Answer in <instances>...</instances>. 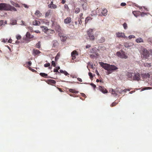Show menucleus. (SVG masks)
<instances>
[{
  "instance_id": "nucleus-1",
  "label": "nucleus",
  "mask_w": 152,
  "mask_h": 152,
  "mask_svg": "<svg viewBox=\"0 0 152 152\" xmlns=\"http://www.w3.org/2000/svg\"><path fill=\"white\" fill-rule=\"evenodd\" d=\"M99 64L104 69L108 71V74H110L114 71L117 69L118 68L114 65H110V64L105 63L103 62H99Z\"/></svg>"
},
{
  "instance_id": "nucleus-2",
  "label": "nucleus",
  "mask_w": 152,
  "mask_h": 152,
  "mask_svg": "<svg viewBox=\"0 0 152 152\" xmlns=\"http://www.w3.org/2000/svg\"><path fill=\"white\" fill-rule=\"evenodd\" d=\"M0 10L16 11L17 10L11 5L5 3H0Z\"/></svg>"
},
{
  "instance_id": "nucleus-3",
  "label": "nucleus",
  "mask_w": 152,
  "mask_h": 152,
  "mask_svg": "<svg viewBox=\"0 0 152 152\" xmlns=\"http://www.w3.org/2000/svg\"><path fill=\"white\" fill-rule=\"evenodd\" d=\"M127 75L129 78L134 80L138 81L142 80L140 74L137 72L134 73L129 72Z\"/></svg>"
},
{
  "instance_id": "nucleus-4",
  "label": "nucleus",
  "mask_w": 152,
  "mask_h": 152,
  "mask_svg": "<svg viewBox=\"0 0 152 152\" xmlns=\"http://www.w3.org/2000/svg\"><path fill=\"white\" fill-rule=\"evenodd\" d=\"M93 30L92 29H89L87 31V33L89 39L91 41H94L95 37L93 33Z\"/></svg>"
},
{
  "instance_id": "nucleus-5",
  "label": "nucleus",
  "mask_w": 152,
  "mask_h": 152,
  "mask_svg": "<svg viewBox=\"0 0 152 152\" xmlns=\"http://www.w3.org/2000/svg\"><path fill=\"white\" fill-rule=\"evenodd\" d=\"M116 54L117 56L121 58L126 59L128 57L125 54V52L122 50L121 51V52L120 51L117 52Z\"/></svg>"
},
{
  "instance_id": "nucleus-6",
  "label": "nucleus",
  "mask_w": 152,
  "mask_h": 152,
  "mask_svg": "<svg viewBox=\"0 0 152 152\" xmlns=\"http://www.w3.org/2000/svg\"><path fill=\"white\" fill-rule=\"evenodd\" d=\"M98 11V15H99L105 16L107 14L108 11L106 9H99Z\"/></svg>"
},
{
  "instance_id": "nucleus-7",
  "label": "nucleus",
  "mask_w": 152,
  "mask_h": 152,
  "mask_svg": "<svg viewBox=\"0 0 152 152\" xmlns=\"http://www.w3.org/2000/svg\"><path fill=\"white\" fill-rule=\"evenodd\" d=\"M149 53L148 51L145 49H144L142 50V57L145 59L147 58L149 56Z\"/></svg>"
},
{
  "instance_id": "nucleus-8",
  "label": "nucleus",
  "mask_w": 152,
  "mask_h": 152,
  "mask_svg": "<svg viewBox=\"0 0 152 152\" xmlns=\"http://www.w3.org/2000/svg\"><path fill=\"white\" fill-rule=\"evenodd\" d=\"M59 35L60 37V39L61 41L62 42L65 41L67 38L66 35L62 33H59Z\"/></svg>"
},
{
  "instance_id": "nucleus-9",
  "label": "nucleus",
  "mask_w": 152,
  "mask_h": 152,
  "mask_svg": "<svg viewBox=\"0 0 152 152\" xmlns=\"http://www.w3.org/2000/svg\"><path fill=\"white\" fill-rule=\"evenodd\" d=\"M78 55L77 52L76 50H74L71 53V55L72 57V60H74L76 58V56H77Z\"/></svg>"
},
{
  "instance_id": "nucleus-10",
  "label": "nucleus",
  "mask_w": 152,
  "mask_h": 152,
  "mask_svg": "<svg viewBox=\"0 0 152 152\" xmlns=\"http://www.w3.org/2000/svg\"><path fill=\"white\" fill-rule=\"evenodd\" d=\"M99 89L100 91L104 94H106L107 93V91L104 87L99 86Z\"/></svg>"
},
{
  "instance_id": "nucleus-11",
  "label": "nucleus",
  "mask_w": 152,
  "mask_h": 152,
  "mask_svg": "<svg viewBox=\"0 0 152 152\" xmlns=\"http://www.w3.org/2000/svg\"><path fill=\"white\" fill-rule=\"evenodd\" d=\"M116 36L118 38H125L126 36L123 33L117 32L116 33Z\"/></svg>"
},
{
  "instance_id": "nucleus-12",
  "label": "nucleus",
  "mask_w": 152,
  "mask_h": 152,
  "mask_svg": "<svg viewBox=\"0 0 152 152\" xmlns=\"http://www.w3.org/2000/svg\"><path fill=\"white\" fill-rule=\"evenodd\" d=\"M140 76L141 78L142 79H144L149 78L150 76V75L148 73H142L140 74Z\"/></svg>"
},
{
  "instance_id": "nucleus-13",
  "label": "nucleus",
  "mask_w": 152,
  "mask_h": 152,
  "mask_svg": "<svg viewBox=\"0 0 152 152\" xmlns=\"http://www.w3.org/2000/svg\"><path fill=\"white\" fill-rule=\"evenodd\" d=\"M71 22L72 18L70 17L67 18L64 20V23L66 24L69 23Z\"/></svg>"
},
{
  "instance_id": "nucleus-14",
  "label": "nucleus",
  "mask_w": 152,
  "mask_h": 152,
  "mask_svg": "<svg viewBox=\"0 0 152 152\" xmlns=\"http://www.w3.org/2000/svg\"><path fill=\"white\" fill-rule=\"evenodd\" d=\"M53 1H51L50 4L48 5V7L51 9H56L57 8V6L53 4Z\"/></svg>"
},
{
  "instance_id": "nucleus-15",
  "label": "nucleus",
  "mask_w": 152,
  "mask_h": 152,
  "mask_svg": "<svg viewBox=\"0 0 152 152\" xmlns=\"http://www.w3.org/2000/svg\"><path fill=\"white\" fill-rule=\"evenodd\" d=\"M40 53L41 52L38 50L35 49H34L33 50V54L35 56L39 55Z\"/></svg>"
},
{
  "instance_id": "nucleus-16",
  "label": "nucleus",
  "mask_w": 152,
  "mask_h": 152,
  "mask_svg": "<svg viewBox=\"0 0 152 152\" xmlns=\"http://www.w3.org/2000/svg\"><path fill=\"white\" fill-rule=\"evenodd\" d=\"M40 28L42 29V31L46 34L47 33V32L48 30H50L46 26H41Z\"/></svg>"
},
{
  "instance_id": "nucleus-17",
  "label": "nucleus",
  "mask_w": 152,
  "mask_h": 152,
  "mask_svg": "<svg viewBox=\"0 0 152 152\" xmlns=\"http://www.w3.org/2000/svg\"><path fill=\"white\" fill-rule=\"evenodd\" d=\"M35 15L37 16L38 18L40 17L42 15V13L40 12L38 10H37L36 11L35 13Z\"/></svg>"
},
{
  "instance_id": "nucleus-18",
  "label": "nucleus",
  "mask_w": 152,
  "mask_h": 152,
  "mask_svg": "<svg viewBox=\"0 0 152 152\" xmlns=\"http://www.w3.org/2000/svg\"><path fill=\"white\" fill-rule=\"evenodd\" d=\"M26 36V38L28 39L33 38L34 37V36L31 35L29 32H27Z\"/></svg>"
},
{
  "instance_id": "nucleus-19",
  "label": "nucleus",
  "mask_w": 152,
  "mask_h": 152,
  "mask_svg": "<svg viewBox=\"0 0 152 152\" xmlns=\"http://www.w3.org/2000/svg\"><path fill=\"white\" fill-rule=\"evenodd\" d=\"M40 24V22L39 21L35 20L33 22V24L34 26H39Z\"/></svg>"
},
{
  "instance_id": "nucleus-20",
  "label": "nucleus",
  "mask_w": 152,
  "mask_h": 152,
  "mask_svg": "<svg viewBox=\"0 0 152 152\" xmlns=\"http://www.w3.org/2000/svg\"><path fill=\"white\" fill-rule=\"evenodd\" d=\"M51 10H48L45 13V17L47 18L51 15Z\"/></svg>"
},
{
  "instance_id": "nucleus-21",
  "label": "nucleus",
  "mask_w": 152,
  "mask_h": 152,
  "mask_svg": "<svg viewBox=\"0 0 152 152\" xmlns=\"http://www.w3.org/2000/svg\"><path fill=\"white\" fill-rule=\"evenodd\" d=\"M84 10H86L87 8V2L81 4Z\"/></svg>"
},
{
  "instance_id": "nucleus-22",
  "label": "nucleus",
  "mask_w": 152,
  "mask_h": 152,
  "mask_svg": "<svg viewBox=\"0 0 152 152\" xmlns=\"http://www.w3.org/2000/svg\"><path fill=\"white\" fill-rule=\"evenodd\" d=\"M53 47H56L58 45V43L57 41L54 40L53 42Z\"/></svg>"
},
{
  "instance_id": "nucleus-23",
  "label": "nucleus",
  "mask_w": 152,
  "mask_h": 152,
  "mask_svg": "<svg viewBox=\"0 0 152 152\" xmlns=\"http://www.w3.org/2000/svg\"><path fill=\"white\" fill-rule=\"evenodd\" d=\"M48 83L51 85L55 84L56 83V81L53 80L49 79L48 80Z\"/></svg>"
},
{
  "instance_id": "nucleus-24",
  "label": "nucleus",
  "mask_w": 152,
  "mask_h": 152,
  "mask_svg": "<svg viewBox=\"0 0 152 152\" xmlns=\"http://www.w3.org/2000/svg\"><path fill=\"white\" fill-rule=\"evenodd\" d=\"M136 42L138 43L143 42V39L141 38H139L136 40Z\"/></svg>"
},
{
  "instance_id": "nucleus-25",
  "label": "nucleus",
  "mask_w": 152,
  "mask_h": 152,
  "mask_svg": "<svg viewBox=\"0 0 152 152\" xmlns=\"http://www.w3.org/2000/svg\"><path fill=\"white\" fill-rule=\"evenodd\" d=\"M92 18H91V17H87L86 18V19L85 20V23L86 24L88 22V21L91 20H92Z\"/></svg>"
},
{
  "instance_id": "nucleus-26",
  "label": "nucleus",
  "mask_w": 152,
  "mask_h": 152,
  "mask_svg": "<svg viewBox=\"0 0 152 152\" xmlns=\"http://www.w3.org/2000/svg\"><path fill=\"white\" fill-rule=\"evenodd\" d=\"M69 91L75 94H78L79 92L78 91L72 89H69Z\"/></svg>"
},
{
  "instance_id": "nucleus-27",
  "label": "nucleus",
  "mask_w": 152,
  "mask_h": 152,
  "mask_svg": "<svg viewBox=\"0 0 152 152\" xmlns=\"http://www.w3.org/2000/svg\"><path fill=\"white\" fill-rule=\"evenodd\" d=\"M116 92L117 94H121L123 92V90L121 89L120 88H117L116 89Z\"/></svg>"
},
{
  "instance_id": "nucleus-28",
  "label": "nucleus",
  "mask_w": 152,
  "mask_h": 152,
  "mask_svg": "<svg viewBox=\"0 0 152 152\" xmlns=\"http://www.w3.org/2000/svg\"><path fill=\"white\" fill-rule=\"evenodd\" d=\"M105 41V39L104 37H102L99 40V42L100 43L104 42Z\"/></svg>"
},
{
  "instance_id": "nucleus-29",
  "label": "nucleus",
  "mask_w": 152,
  "mask_h": 152,
  "mask_svg": "<svg viewBox=\"0 0 152 152\" xmlns=\"http://www.w3.org/2000/svg\"><path fill=\"white\" fill-rule=\"evenodd\" d=\"M39 75L40 76L45 78H46V77L48 76L47 74L44 73H40Z\"/></svg>"
},
{
  "instance_id": "nucleus-30",
  "label": "nucleus",
  "mask_w": 152,
  "mask_h": 152,
  "mask_svg": "<svg viewBox=\"0 0 152 152\" xmlns=\"http://www.w3.org/2000/svg\"><path fill=\"white\" fill-rule=\"evenodd\" d=\"M118 102H117L115 101V102H113L112 104L110 105V106L111 107H113L115 106H116L117 105V104H118Z\"/></svg>"
},
{
  "instance_id": "nucleus-31",
  "label": "nucleus",
  "mask_w": 152,
  "mask_h": 152,
  "mask_svg": "<svg viewBox=\"0 0 152 152\" xmlns=\"http://www.w3.org/2000/svg\"><path fill=\"white\" fill-rule=\"evenodd\" d=\"M90 52L91 53H95L96 52L95 48H92L90 50Z\"/></svg>"
},
{
  "instance_id": "nucleus-32",
  "label": "nucleus",
  "mask_w": 152,
  "mask_h": 152,
  "mask_svg": "<svg viewBox=\"0 0 152 152\" xmlns=\"http://www.w3.org/2000/svg\"><path fill=\"white\" fill-rule=\"evenodd\" d=\"M40 46H41V45H40V42H38V43H37L35 45L36 47L38 48H40Z\"/></svg>"
},
{
  "instance_id": "nucleus-33",
  "label": "nucleus",
  "mask_w": 152,
  "mask_h": 152,
  "mask_svg": "<svg viewBox=\"0 0 152 152\" xmlns=\"http://www.w3.org/2000/svg\"><path fill=\"white\" fill-rule=\"evenodd\" d=\"M60 56V55L59 54V53H57L55 58V60L56 61H57V60L59 58Z\"/></svg>"
},
{
  "instance_id": "nucleus-34",
  "label": "nucleus",
  "mask_w": 152,
  "mask_h": 152,
  "mask_svg": "<svg viewBox=\"0 0 152 152\" xmlns=\"http://www.w3.org/2000/svg\"><path fill=\"white\" fill-rule=\"evenodd\" d=\"M80 11V9L79 8H77L75 9V12L76 13H78Z\"/></svg>"
},
{
  "instance_id": "nucleus-35",
  "label": "nucleus",
  "mask_w": 152,
  "mask_h": 152,
  "mask_svg": "<svg viewBox=\"0 0 152 152\" xmlns=\"http://www.w3.org/2000/svg\"><path fill=\"white\" fill-rule=\"evenodd\" d=\"M123 26L125 29H126L127 28V24L126 23H124L123 24Z\"/></svg>"
},
{
  "instance_id": "nucleus-36",
  "label": "nucleus",
  "mask_w": 152,
  "mask_h": 152,
  "mask_svg": "<svg viewBox=\"0 0 152 152\" xmlns=\"http://www.w3.org/2000/svg\"><path fill=\"white\" fill-rule=\"evenodd\" d=\"M83 13H81L79 15V18L78 19H83L84 18L83 17Z\"/></svg>"
},
{
  "instance_id": "nucleus-37",
  "label": "nucleus",
  "mask_w": 152,
  "mask_h": 152,
  "mask_svg": "<svg viewBox=\"0 0 152 152\" xmlns=\"http://www.w3.org/2000/svg\"><path fill=\"white\" fill-rule=\"evenodd\" d=\"M78 22H79L78 26H79L81 25L82 23V21L81 19H78Z\"/></svg>"
},
{
  "instance_id": "nucleus-38",
  "label": "nucleus",
  "mask_w": 152,
  "mask_h": 152,
  "mask_svg": "<svg viewBox=\"0 0 152 152\" xmlns=\"http://www.w3.org/2000/svg\"><path fill=\"white\" fill-rule=\"evenodd\" d=\"M88 75H89L91 79L93 77V74L91 73L90 72H89L88 73Z\"/></svg>"
},
{
  "instance_id": "nucleus-39",
  "label": "nucleus",
  "mask_w": 152,
  "mask_h": 152,
  "mask_svg": "<svg viewBox=\"0 0 152 152\" xmlns=\"http://www.w3.org/2000/svg\"><path fill=\"white\" fill-rule=\"evenodd\" d=\"M16 37L18 40H19L21 39V37L20 35H18L16 36Z\"/></svg>"
},
{
  "instance_id": "nucleus-40",
  "label": "nucleus",
  "mask_w": 152,
  "mask_h": 152,
  "mask_svg": "<svg viewBox=\"0 0 152 152\" xmlns=\"http://www.w3.org/2000/svg\"><path fill=\"white\" fill-rule=\"evenodd\" d=\"M50 64L49 63H46L44 65V66L45 67H48L50 66Z\"/></svg>"
},
{
  "instance_id": "nucleus-41",
  "label": "nucleus",
  "mask_w": 152,
  "mask_h": 152,
  "mask_svg": "<svg viewBox=\"0 0 152 152\" xmlns=\"http://www.w3.org/2000/svg\"><path fill=\"white\" fill-rule=\"evenodd\" d=\"M129 39H131L132 38H135V37L133 35H130L129 36Z\"/></svg>"
},
{
  "instance_id": "nucleus-42",
  "label": "nucleus",
  "mask_w": 152,
  "mask_h": 152,
  "mask_svg": "<svg viewBox=\"0 0 152 152\" xmlns=\"http://www.w3.org/2000/svg\"><path fill=\"white\" fill-rule=\"evenodd\" d=\"M12 4L13 5H14V6H15V7H20L19 5L17 3H14Z\"/></svg>"
},
{
  "instance_id": "nucleus-43",
  "label": "nucleus",
  "mask_w": 152,
  "mask_h": 152,
  "mask_svg": "<svg viewBox=\"0 0 152 152\" xmlns=\"http://www.w3.org/2000/svg\"><path fill=\"white\" fill-rule=\"evenodd\" d=\"M52 65H53V66L55 67L56 66V64L55 63L54 61H52L51 62Z\"/></svg>"
},
{
  "instance_id": "nucleus-44",
  "label": "nucleus",
  "mask_w": 152,
  "mask_h": 152,
  "mask_svg": "<svg viewBox=\"0 0 152 152\" xmlns=\"http://www.w3.org/2000/svg\"><path fill=\"white\" fill-rule=\"evenodd\" d=\"M137 11H133V14L134 15L136 16V17H137L138 15H136V14H137Z\"/></svg>"
},
{
  "instance_id": "nucleus-45",
  "label": "nucleus",
  "mask_w": 152,
  "mask_h": 152,
  "mask_svg": "<svg viewBox=\"0 0 152 152\" xmlns=\"http://www.w3.org/2000/svg\"><path fill=\"white\" fill-rule=\"evenodd\" d=\"M53 72H58V73H60V72L56 69H54L53 70Z\"/></svg>"
},
{
  "instance_id": "nucleus-46",
  "label": "nucleus",
  "mask_w": 152,
  "mask_h": 152,
  "mask_svg": "<svg viewBox=\"0 0 152 152\" xmlns=\"http://www.w3.org/2000/svg\"><path fill=\"white\" fill-rule=\"evenodd\" d=\"M130 91V89H125L124 90H123L124 93L126 92L127 91Z\"/></svg>"
},
{
  "instance_id": "nucleus-47",
  "label": "nucleus",
  "mask_w": 152,
  "mask_h": 152,
  "mask_svg": "<svg viewBox=\"0 0 152 152\" xmlns=\"http://www.w3.org/2000/svg\"><path fill=\"white\" fill-rule=\"evenodd\" d=\"M141 15L142 17L144 16L145 15H146V14L143 12H140Z\"/></svg>"
},
{
  "instance_id": "nucleus-48",
  "label": "nucleus",
  "mask_w": 152,
  "mask_h": 152,
  "mask_svg": "<svg viewBox=\"0 0 152 152\" xmlns=\"http://www.w3.org/2000/svg\"><path fill=\"white\" fill-rule=\"evenodd\" d=\"M64 7L66 9H69V8L68 7V5L66 4H65L64 5Z\"/></svg>"
},
{
  "instance_id": "nucleus-49",
  "label": "nucleus",
  "mask_w": 152,
  "mask_h": 152,
  "mask_svg": "<svg viewBox=\"0 0 152 152\" xmlns=\"http://www.w3.org/2000/svg\"><path fill=\"white\" fill-rule=\"evenodd\" d=\"M4 21L3 20H0V26H1L3 24Z\"/></svg>"
},
{
  "instance_id": "nucleus-50",
  "label": "nucleus",
  "mask_w": 152,
  "mask_h": 152,
  "mask_svg": "<svg viewBox=\"0 0 152 152\" xmlns=\"http://www.w3.org/2000/svg\"><path fill=\"white\" fill-rule=\"evenodd\" d=\"M63 73L66 76L68 75H69L67 72L65 71H64V72Z\"/></svg>"
},
{
  "instance_id": "nucleus-51",
  "label": "nucleus",
  "mask_w": 152,
  "mask_h": 152,
  "mask_svg": "<svg viewBox=\"0 0 152 152\" xmlns=\"http://www.w3.org/2000/svg\"><path fill=\"white\" fill-rule=\"evenodd\" d=\"M91 85L94 88H95L96 87V85L94 84L93 83H91Z\"/></svg>"
},
{
  "instance_id": "nucleus-52",
  "label": "nucleus",
  "mask_w": 152,
  "mask_h": 152,
  "mask_svg": "<svg viewBox=\"0 0 152 152\" xmlns=\"http://www.w3.org/2000/svg\"><path fill=\"white\" fill-rule=\"evenodd\" d=\"M126 5V3H122L121 4V5L122 6H125Z\"/></svg>"
},
{
  "instance_id": "nucleus-53",
  "label": "nucleus",
  "mask_w": 152,
  "mask_h": 152,
  "mask_svg": "<svg viewBox=\"0 0 152 152\" xmlns=\"http://www.w3.org/2000/svg\"><path fill=\"white\" fill-rule=\"evenodd\" d=\"M81 1V3L83 2V3H86L87 2V0H80Z\"/></svg>"
},
{
  "instance_id": "nucleus-54",
  "label": "nucleus",
  "mask_w": 152,
  "mask_h": 152,
  "mask_svg": "<svg viewBox=\"0 0 152 152\" xmlns=\"http://www.w3.org/2000/svg\"><path fill=\"white\" fill-rule=\"evenodd\" d=\"M124 46L125 47H129V45L127 43H124Z\"/></svg>"
},
{
  "instance_id": "nucleus-55",
  "label": "nucleus",
  "mask_w": 152,
  "mask_h": 152,
  "mask_svg": "<svg viewBox=\"0 0 152 152\" xmlns=\"http://www.w3.org/2000/svg\"><path fill=\"white\" fill-rule=\"evenodd\" d=\"M81 95L83 97L85 98L86 97V95L84 93H81Z\"/></svg>"
},
{
  "instance_id": "nucleus-56",
  "label": "nucleus",
  "mask_w": 152,
  "mask_h": 152,
  "mask_svg": "<svg viewBox=\"0 0 152 152\" xmlns=\"http://www.w3.org/2000/svg\"><path fill=\"white\" fill-rule=\"evenodd\" d=\"M28 69H29L30 70H31L32 72H34V71H35V70L34 69H33L31 68V67H29L28 68Z\"/></svg>"
},
{
  "instance_id": "nucleus-57",
  "label": "nucleus",
  "mask_w": 152,
  "mask_h": 152,
  "mask_svg": "<svg viewBox=\"0 0 152 152\" xmlns=\"http://www.w3.org/2000/svg\"><path fill=\"white\" fill-rule=\"evenodd\" d=\"M7 39H3L2 40V41L3 42H6L7 41Z\"/></svg>"
},
{
  "instance_id": "nucleus-58",
  "label": "nucleus",
  "mask_w": 152,
  "mask_h": 152,
  "mask_svg": "<svg viewBox=\"0 0 152 152\" xmlns=\"http://www.w3.org/2000/svg\"><path fill=\"white\" fill-rule=\"evenodd\" d=\"M77 80L78 81H79L80 82H82V79L80 78H77Z\"/></svg>"
},
{
  "instance_id": "nucleus-59",
  "label": "nucleus",
  "mask_w": 152,
  "mask_h": 152,
  "mask_svg": "<svg viewBox=\"0 0 152 152\" xmlns=\"http://www.w3.org/2000/svg\"><path fill=\"white\" fill-rule=\"evenodd\" d=\"M23 5L26 8H28V7L26 4H23Z\"/></svg>"
},
{
  "instance_id": "nucleus-60",
  "label": "nucleus",
  "mask_w": 152,
  "mask_h": 152,
  "mask_svg": "<svg viewBox=\"0 0 152 152\" xmlns=\"http://www.w3.org/2000/svg\"><path fill=\"white\" fill-rule=\"evenodd\" d=\"M114 94L115 95H117V93L116 92V91H114L113 92L112 94Z\"/></svg>"
},
{
  "instance_id": "nucleus-61",
  "label": "nucleus",
  "mask_w": 152,
  "mask_h": 152,
  "mask_svg": "<svg viewBox=\"0 0 152 152\" xmlns=\"http://www.w3.org/2000/svg\"><path fill=\"white\" fill-rule=\"evenodd\" d=\"M27 64L29 66H31L32 64L31 62V61H29L28 62Z\"/></svg>"
},
{
  "instance_id": "nucleus-62",
  "label": "nucleus",
  "mask_w": 152,
  "mask_h": 152,
  "mask_svg": "<svg viewBox=\"0 0 152 152\" xmlns=\"http://www.w3.org/2000/svg\"><path fill=\"white\" fill-rule=\"evenodd\" d=\"M12 39H10L8 41V42L10 43H11L12 42Z\"/></svg>"
},
{
  "instance_id": "nucleus-63",
  "label": "nucleus",
  "mask_w": 152,
  "mask_h": 152,
  "mask_svg": "<svg viewBox=\"0 0 152 152\" xmlns=\"http://www.w3.org/2000/svg\"><path fill=\"white\" fill-rule=\"evenodd\" d=\"M91 46L90 45H87L86 46V48H90L91 47Z\"/></svg>"
},
{
  "instance_id": "nucleus-64",
  "label": "nucleus",
  "mask_w": 152,
  "mask_h": 152,
  "mask_svg": "<svg viewBox=\"0 0 152 152\" xmlns=\"http://www.w3.org/2000/svg\"><path fill=\"white\" fill-rule=\"evenodd\" d=\"M66 2V1L65 0H62L61 2V3L62 4H64Z\"/></svg>"
}]
</instances>
